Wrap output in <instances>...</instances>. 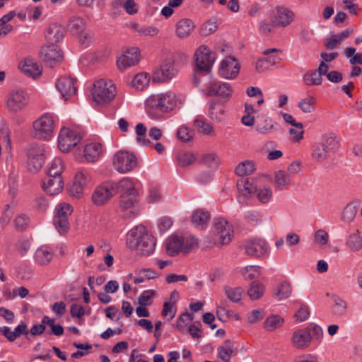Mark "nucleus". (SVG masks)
<instances>
[{
	"mask_svg": "<svg viewBox=\"0 0 362 362\" xmlns=\"http://www.w3.org/2000/svg\"><path fill=\"white\" fill-rule=\"evenodd\" d=\"M293 19V13L287 8L281 7L276 10L274 23L276 25L286 26L290 24Z\"/></svg>",
	"mask_w": 362,
	"mask_h": 362,
	"instance_id": "obj_30",
	"label": "nucleus"
},
{
	"mask_svg": "<svg viewBox=\"0 0 362 362\" xmlns=\"http://www.w3.org/2000/svg\"><path fill=\"white\" fill-rule=\"evenodd\" d=\"M194 136V132L187 127L182 125L177 131V136L182 142L191 141Z\"/></svg>",
	"mask_w": 362,
	"mask_h": 362,
	"instance_id": "obj_52",
	"label": "nucleus"
},
{
	"mask_svg": "<svg viewBox=\"0 0 362 362\" xmlns=\"http://www.w3.org/2000/svg\"><path fill=\"white\" fill-rule=\"evenodd\" d=\"M117 88L110 80L100 79L93 84L92 95L94 101L100 105H106L115 98Z\"/></svg>",
	"mask_w": 362,
	"mask_h": 362,
	"instance_id": "obj_4",
	"label": "nucleus"
},
{
	"mask_svg": "<svg viewBox=\"0 0 362 362\" xmlns=\"http://www.w3.org/2000/svg\"><path fill=\"white\" fill-rule=\"evenodd\" d=\"M274 124L275 122L270 117L262 116V118L259 119L255 129L261 134H267L275 129Z\"/></svg>",
	"mask_w": 362,
	"mask_h": 362,
	"instance_id": "obj_37",
	"label": "nucleus"
},
{
	"mask_svg": "<svg viewBox=\"0 0 362 362\" xmlns=\"http://www.w3.org/2000/svg\"><path fill=\"white\" fill-rule=\"evenodd\" d=\"M217 28L218 25L216 21H209L202 25L200 28V35L202 36H208L214 33Z\"/></svg>",
	"mask_w": 362,
	"mask_h": 362,
	"instance_id": "obj_61",
	"label": "nucleus"
},
{
	"mask_svg": "<svg viewBox=\"0 0 362 362\" xmlns=\"http://www.w3.org/2000/svg\"><path fill=\"white\" fill-rule=\"evenodd\" d=\"M225 293L228 298L232 302L237 303L240 300L243 289L240 287L236 288H226Z\"/></svg>",
	"mask_w": 362,
	"mask_h": 362,
	"instance_id": "obj_57",
	"label": "nucleus"
},
{
	"mask_svg": "<svg viewBox=\"0 0 362 362\" xmlns=\"http://www.w3.org/2000/svg\"><path fill=\"white\" fill-rule=\"evenodd\" d=\"M28 103V96L22 90L11 93L7 99V106L12 112H18L22 110L26 107Z\"/></svg>",
	"mask_w": 362,
	"mask_h": 362,
	"instance_id": "obj_19",
	"label": "nucleus"
},
{
	"mask_svg": "<svg viewBox=\"0 0 362 362\" xmlns=\"http://www.w3.org/2000/svg\"><path fill=\"white\" fill-rule=\"evenodd\" d=\"M194 28V25L192 20L189 18H183L176 24V35L180 38L186 37L191 33Z\"/></svg>",
	"mask_w": 362,
	"mask_h": 362,
	"instance_id": "obj_31",
	"label": "nucleus"
},
{
	"mask_svg": "<svg viewBox=\"0 0 362 362\" xmlns=\"http://www.w3.org/2000/svg\"><path fill=\"white\" fill-rule=\"evenodd\" d=\"M233 93V88L229 83L222 81L209 82L205 88V94L207 96H217L219 101L226 103L229 100Z\"/></svg>",
	"mask_w": 362,
	"mask_h": 362,
	"instance_id": "obj_11",
	"label": "nucleus"
},
{
	"mask_svg": "<svg viewBox=\"0 0 362 362\" xmlns=\"http://www.w3.org/2000/svg\"><path fill=\"white\" fill-rule=\"evenodd\" d=\"M74 208L69 203L58 204L54 209L53 223L57 230L62 235L66 234L70 229L69 216Z\"/></svg>",
	"mask_w": 362,
	"mask_h": 362,
	"instance_id": "obj_6",
	"label": "nucleus"
},
{
	"mask_svg": "<svg viewBox=\"0 0 362 362\" xmlns=\"http://www.w3.org/2000/svg\"><path fill=\"white\" fill-rule=\"evenodd\" d=\"M240 64L235 57L229 56L223 59L219 67V74L227 79L235 78L240 72Z\"/></svg>",
	"mask_w": 362,
	"mask_h": 362,
	"instance_id": "obj_17",
	"label": "nucleus"
},
{
	"mask_svg": "<svg viewBox=\"0 0 362 362\" xmlns=\"http://www.w3.org/2000/svg\"><path fill=\"white\" fill-rule=\"evenodd\" d=\"M179 165L185 167L192 164L196 160L194 153L190 152H180L177 156Z\"/></svg>",
	"mask_w": 362,
	"mask_h": 362,
	"instance_id": "obj_55",
	"label": "nucleus"
},
{
	"mask_svg": "<svg viewBox=\"0 0 362 362\" xmlns=\"http://www.w3.org/2000/svg\"><path fill=\"white\" fill-rule=\"evenodd\" d=\"M42 322L47 324L52 329V332L56 336H61L64 333V328L60 325H55L54 320L49 318L48 316H44L42 319Z\"/></svg>",
	"mask_w": 362,
	"mask_h": 362,
	"instance_id": "obj_58",
	"label": "nucleus"
},
{
	"mask_svg": "<svg viewBox=\"0 0 362 362\" xmlns=\"http://www.w3.org/2000/svg\"><path fill=\"white\" fill-rule=\"evenodd\" d=\"M6 332V339L8 341L13 342L21 335L27 337L29 334V329L28 328V325L25 322H22L14 329V330H11V328L8 327Z\"/></svg>",
	"mask_w": 362,
	"mask_h": 362,
	"instance_id": "obj_34",
	"label": "nucleus"
},
{
	"mask_svg": "<svg viewBox=\"0 0 362 362\" xmlns=\"http://www.w3.org/2000/svg\"><path fill=\"white\" fill-rule=\"evenodd\" d=\"M127 245L142 255L152 254L156 247V238L144 225L131 229L127 235Z\"/></svg>",
	"mask_w": 362,
	"mask_h": 362,
	"instance_id": "obj_1",
	"label": "nucleus"
},
{
	"mask_svg": "<svg viewBox=\"0 0 362 362\" xmlns=\"http://www.w3.org/2000/svg\"><path fill=\"white\" fill-rule=\"evenodd\" d=\"M243 274L245 279L252 280L259 275V267L258 266H247L244 268Z\"/></svg>",
	"mask_w": 362,
	"mask_h": 362,
	"instance_id": "obj_62",
	"label": "nucleus"
},
{
	"mask_svg": "<svg viewBox=\"0 0 362 362\" xmlns=\"http://www.w3.org/2000/svg\"><path fill=\"white\" fill-rule=\"evenodd\" d=\"M64 28L62 25L55 23L49 26L45 36L49 42L56 43L64 37Z\"/></svg>",
	"mask_w": 362,
	"mask_h": 362,
	"instance_id": "obj_32",
	"label": "nucleus"
},
{
	"mask_svg": "<svg viewBox=\"0 0 362 362\" xmlns=\"http://www.w3.org/2000/svg\"><path fill=\"white\" fill-rule=\"evenodd\" d=\"M140 61V53L136 47L127 49L124 53L117 58V66L120 71L134 66Z\"/></svg>",
	"mask_w": 362,
	"mask_h": 362,
	"instance_id": "obj_15",
	"label": "nucleus"
},
{
	"mask_svg": "<svg viewBox=\"0 0 362 362\" xmlns=\"http://www.w3.org/2000/svg\"><path fill=\"white\" fill-rule=\"evenodd\" d=\"M57 117L52 113H45L33 123L35 136L48 141L53 134L56 127Z\"/></svg>",
	"mask_w": 362,
	"mask_h": 362,
	"instance_id": "obj_5",
	"label": "nucleus"
},
{
	"mask_svg": "<svg viewBox=\"0 0 362 362\" xmlns=\"http://www.w3.org/2000/svg\"><path fill=\"white\" fill-rule=\"evenodd\" d=\"M346 245L353 251H357L362 248V239L358 235V231L349 236Z\"/></svg>",
	"mask_w": 362,
	"mask_h": 362,
	"instance_id": "obj_54",
	"label": "nucleus"
},
{
	"mask_svg": "<svg viewBox=\"0 0 362 362\" xmlns=\"http://www.w3.org/2000/svg\"><path fill=\"white\" fill-rule=\"evenodd\" d=\"M146 110L152 118L158 117V95L153 94L146 100Z\"/></svg>",
	"mask_w": 362,
	"mask_h": 362,
	"instance_id": "obj_40",
	"label": "nucleus"
},
{
	"mask_svg": "<svg viewBox=\"0 0 362 362\" xmlns=\"http://www.w3.org/2000/svg\"><path fill=\"white\" fill-rule=\"evenodd\" d=\"M112 163L118 172L125 173L136 167L137 158L132 153L119 151L115 154Z\"/></svg>",
	"mask_w": 362,
	"mask_h": 362,
	"instance_id": "obj_10",
	"label": "nucleus"
},
{
	"mask_svg": "<svg viewBox=\"0 0 362 362\" xmlns=\"http://www.w3.org/2000/svg\"><path fill=\"white\" fill-rule=\"evenodd\" d=\"M357 211L358 205L354 202H351L344 208L342 212L341 219L346 223H350L354 219Z\"/></svg>",
	"mask_w": 362,
	"mask_h": 362,
	"instance_id": "obj_48",
	"label": "nucleus"
},
{
	"mask_svg": "<svg viewBox=\"0 0 362 362\" xmlns=\"http://www.w3.org/2000/svg\"><path fill=\"white\" fill-rule=\"evenodd\" d=\"M34 257L39 264L46 265L52 261L53 253L45 247H40L35 251Z\"/></svg>",
	"mask_w": 362,
	"mask_h": 362,
	"instance_id": "obj_42",
	"label": "nucleus"
},
{
	"mask_svg": "<svg viewBox=\"0 0 362 362\" xmlns=\"http://www.w3.org/2000/svg\"><path fill=\"white\" fill-rule=\"evenodd\" d=\"M238 353V349L235 342L226 340L223 344L217 349V356L223 362H230V358L235 356Z\"/></svg>",
	"mask_w": 362,
	"mask_h": 362,
	"instance_id": "obj_23",
	"label": "nucleus"
},
{
	"mask_svg": "<svg viewBox=\"0 0 362 362\" xmlns=\"http://www.w3.org/2000/svg\"><path fill=\"white\" fill-rule=\"evenodd\" d=\"M136 134L137 135V141L144 145H149L151 141L148 139H146V127L139 123L136 126Z\"/></svg>",
	"mask_w": 362,
	"mask_h": 362,
	"instance_id": "obj_59",
	"label": "nucleus"
},
{
	"mask_svg": "<svg viewBox=\"0 0 362 362\" xmlns=\"http://www.w3.org/2000/svg\"><path fill=\"white\" fill-rule=\"evenodd\" d=\"M90 182L91 176L87 170H78L76 173L74 180L69 189L70 195L78 199L82 197L85 187Z\"/></svg>",
	"mask_w": 362,
	"mask_h": 362,
	"instance_id": "obj_13",
	"label": "nucleus"
},
{
	"mask_svg": "<svg viewBox=\"0 0 362 362\" xmlns=\"http://www.w3.org/2000/svg\"><path fill=\"white\" fill-rule=\"evenodd\" d=\"M150 81V76L146 72H141L134 76L132 80V85L136 89L143 90L148 86Z\"/></svg>",
	"mask_w": 362,
	"mask_h": 362,
	"instance_id": "obj_49",
	"label": "nucleus"
},
{
	"mask_svg": "<svg viewBox=\"0 0 362 362\" xmlns=\"http://www.w3.org/2000/svg\"><path fill=\"white\" fill-rule=\"evenodd\" d=\"M176 105L175 94L167 91L160 94V112H168L174 109Z\"/></svg>",
	"mask_w": 362,
	"mask_h": 362,
	"instance_id": "obj_29",
	"label": "nucleus"
},
{
	"mask_svg": "<svg viewBox=\"0 0 362 362\" xmlns=\"http://www.w3.org/2000/svg\"><path fill=\"white\" fill-rule=\"evenodd\" d=\"M136 182L129 177L122 178L118 184V189L121 195L125 196H139L136 188Z\"/></svg>",
	"mask_w": 362,
	"mask_h": 362,
	"instance_id": "obj_28",
	"label": "nucleus"
},
{
	"mask_svg": "<svg viewBox=\"0 0 362 362\" xmlns=\"http://www.w3.org/2000/svg\"><path fill=\"white\" fill-rule=\"evenodd\" d=\"M81 139L82 135L76 127H63L58 135V148L62 152H69Z\"/></svg>",
	"mask_w": 362,
	"mask_h": 362,
	"instance_id": "obj_7",
	"label": "nucleus"
},
{
	"mask_svg": "<svg viewBox=\"0 0 362 362\" xmlns=\"http://www.w3.org/2000/svg\"><path fill=\"white\" fill-rule=\"evenodd\" d=\"M210 219V214L209 211L204 209L196 210L192 216V222L196 226H201L202 228L206 225Z\"/></svg>",
	"mask_w": 362,
	"mask_h": 362,
	"instance_id": "obj_41",
	"label": "nucleus"
},
{
	"mask_svg": "<svg viewBox=\"0 0 362 362\" xmlns=\"http://www.w3.org/2000/svg\"><path fill=\"white\" fill-rule=\"evenodd\" d=\"M245 253L252 257H260L267 252V243L261 239H253L245 245Z\"/></svg>",
	"mask_w": 362,
	"mask_h": 362,
	"instance_id": "obj_22",
	"label": "nucleus"
},
{
	"mask_svg": "<svg viewBox=\"0 0 362 362\" xmlns=\"http://www.w3.org/2000/svg\"><path fill=\"white\" fill-rule=\"evenodd\" d=\"M119 213L124 218H132L139 212V196L120 195Z\"/></svg>",
	"mask_w": 362,
	"mask_h": 362,
	"instance_id": "obj_12",
	"label": "nucleus"
},
{
	"mask_svg": "<svg viewBox=\"0 0 362 362\" xmlns=\"http://www.w3.org/2000/svg\"><path fill=\"white\" fill-rule=\"evenodd\" d=\"M30 164L33 163L35 169L42 167L45 159V150L38 146H32L28 152Z\"/></svg>",
	"mask_w": 362,
	"mask_h": 362,
	"instance_id": "obj_26",
	"label": "nucleus"
},
{
	"mask_svg": "<svg viewBox=\"0 0 362 362\" xmlns=\"http://www.w3.org/2000/svg\"><path fill=\"white\" fill-rule=\"evenodd\" d=\"M329 153L323 144L318 142L313 146L311 156L315 161L322 163L328 158Z\"/></svg>",
	"mask_w": 362,
	"mask_h": 362,
	"instance_id": "obj_36",
	"label": "nucleus"
},
{
	"mask_svg": "<svg viewBox=\"0 0 362 362\" xmlns=\"http://www.w3.org/2000/svg\"><path fill=\"white\" fill-rule=\"evenodd\" d=\"M164 245L167 254L174 257L180 253L187 255L197 248L199 240L194 236L185 238L177 234H173L166 238Z\"/></svg>",
	"mask_w": 362,
	"mask_h": 362,
	"instance_id": "obj_2",
	"label": "nucleus"
},
{
	"mask_svg": "<svg viewBox=\"0 0 362 362\" xmlns=\"http://www.w3.org/2000/svg\"><path fill=\"white\" fill-rule=\"evenodd\" d=\"M40 54L42 60L49 66H54L63 59V54L56 45L42 47Z\"/></svg>",
	"mask_w": 362,
	"mask_h": 362,
	"instance_id": "obj_20",
	"label": "nucleus"
},
{
	"mask_svg": "<svg viewBox=\"0 0 362 362\" xmlns=\"http://www.w3.org/2000/svg\"><path fill=\"white\" fill-rule=\"evenodd\" d=\"M194 124L197 130L204 134H211L214 132L213 127L204 119L197 118Z\"/></svg>",
	"mask_w": 362,
	"mask_h": 362,
	"instance_id": "obj_56",
	"label": "nucleus"
},
{
	"mask_svg": "<svg viewBox=\"0 0 362 362\" xmlns=\"http://www.w3.org/2000/svg\"><path fill=\"white\" fill-rule=\"evenodd\" d=\"M316 99L313 95L301 99L298 103V108L304 113H311L315 110Z\"/></svg>",
	"mask_w": 362,
	"mask_h": 362,
	"instance_id": "obj_44",
	"label": "nucleus"
},
{
	"mask_svg": "<svg viewBox=\"0 0 362 362\" xmlns=\"http://www.w3.org/2000/svg\"><path fill=\"white\" fill-rule=\"evenodd\" d=\"M117 4L122 5L127 13L130 15L137 13V5L134 0H116Z\"/></svg>",
	"mask_w": 362,
	"mask_h": 362,
	"instance_id": "obj_60",
	"label": "nucleus"
},
{
	"mask_svg": "<svg viewBox=\"0 0 362 362\" xmlns=\"http://www.w3.org/2000/svg\"><path fill=\"white\" fill-rule=\"evenodd\" d=\"M237 188L240 194L244 197H250L257 191V187L249 178L242 177L237 182Z\"/></svg>",
	"mask_w": 362,
	"mask_h": 362,
	"instance_id": "obj_35",
	"label": "nucleus"
},
{
	"mask_svg": "<svg viewBox=\"0 0 362 362\" xmlns=\"http://www.w3.org/2000/svg\"><path fill=\"white\" fill-rule=\"evenodd\" d=\"M19 66L22 72L33 78L42 74V68L41 65L32 59H25L20 63Z\"/></svg>",
	"mask_w": 362,
	"mask_h": 362,
	"instance_id": "obj_24",
	"label": "nucleus"
},
{
	"mask_svg": "<svg viewBox=\"0 0 362 362\" xmlns=\"http://www.w3.org/2000/svg\"><path fill=\"white\" fill-rule=\"evenodd\" d=\"M310 315L309 308L306 305H302L295 313L296 320L298 322H303L306 320Z\"/></svg>",
	"mask_w": 362,
	"mask_h": 362,
	"instance_id": "obj_64",
	"label": "nucleus"
},
{
	"mask_svg": "<svg viewBox=\"0 0 362 362\" xmlns=\"http://www.w3.org/2000/svg\"><path fill=\"white\" fill-rule=\"evenodd\" d=\"M333 305L331 308L332 314L335 316H344L347 313L348 304L346 300L342 299L337 295H332L331 296Z\"/></svg>",
	"mask_w": 362,
	"mask_h": 362,
	"instance_id": "obj_33",
	"label": "nucleus"
},
{
	"mask_svg": "<svg viewBox=\"0 0 362 362\" xmlns=\"http://www.w3.org/2000/svg\"><path fill=\"white\" fill-rule=\"evenodd\" d=\"M291 294V286L288 282L280 283L274 291V295L279 300L287 298Z\"/></svg>",
	"mask_w": 362,
	"mask_h": 362,
	"instance_id": "obj_46",
	"label": "nucleus"
},
{
	"mask_svg": "<svg viewBox=\"0 0 362 362\" xmlns=\"http://www.w3.org/2000/svg\"><path fill=\"white\" fill-rule=\"evenodd\" d=\"M313 337L308 328H303L293 332L291 337L292 346L296 349L304 350L310 346Z\"/></svg>",
	"mask_w": 362,
	"mask_h": 362,
	"instance_id": "obj_16",
	"label": "nucleus"
},
{
	"mask_svg": "<svg viewBox=\"0 0 362 362\" xmlns=\"http://www.w3.org/2000/svg\"><path fill=\"white\" fill-rule=\"evenodd\" d=\"M264 293V286L259 281H253L247 294L252 300L259 299Z\"/></svg>",
	"mask_w": 362,
	"mask_h": 362,
	"instance_id": "obj_51",
	"label": "nucleus"
},
{
	"mask_svg": "<svg viewBox=\"0 0 362 362\" xmlns=\"http://www.w3.org/2000/svg\"><path fill=\"white\" fill-rule=\"evenodd\" d=\"M303 80L306 86H318L322 83V77L315 70H312L303 75Z\"/></svg>",
	"mask_w": 362,
	"mask_h": 362,
	"instance_id": "obj_45",
	"label": "nucleus"
},
{
	"mask_svg": "<svg viewBox=\"0 0 362 362\" xmlns=\"http://www.w3.org/2000/svg\"><path fill=\"white\" fill-rule=\"evenodd\" d=\"M42 188L49 195L58 194L64 188L62 176L47 175L42 180Z\"/></svg>",
	"mask_w": 362,
	"mask_h": 362,
	"instance_id": "obj_21",
	"label": "nucleus"
},
{
	"mask_svg": "<svg viewBox=\"0 0 362 362\" xmlns=\"http://www.w3.org/2000/svg\"><path fill=\"white\" fill-rule=\"evenodd\" d=\"M212 231L215 244L227 245L232 239L233 230L224 218H218L214 220Z\"/></svg>",
	"mask_w": 362,
	"mask_h": 362,
	"instance_id": "obj_9",
	"label": "nucleus"
},
{
	"mask_svg": "<svg viewBox=\"0 0 362 362\" xmlns=\"http://www.w3.org/2000/svg\"><path fill=\"white\" fill-rule=\"evenodd\" d=\"M64 169V164L60 158H55L52 161L49 168L47 175L62 176V173Z\"/></svg>",
	"mask_w": 362,
	"mask_h": 362,
	"instance_id": "obj_47",
	"label": "nucleus"
},
{
	"mask_svg": "<svg viewBox=\"0 0 362 362\" xmlns=\"http://www.w3.org/2000/svg\"><path fill=\"white\" fill-rule=\"evenodd\" d=\"M284 322V319L279 315H271L264 322V328L267 331H273L280 327Z\"/></svg>",
	"mask_w": 362,
	"mask_h": 362,
	"instance_id": "obj_50",
	"label": "nucleus"
},
{
	"mask_svg": "<svg viewBox=\"0 0 362 362\" xmlns=\"http://www.w3.org/2000/svg\"><path fill=\"white\" fill-rule=\"evenodd\" d=\"M255 170V163L250 160H247L240 163L235 169L236 175L240 177H245L246 175H251Z\"/></svg>",
	"mask_w": 362,
	"mask_h": 362,
	"instance_id": "obj_38",
	"label": "nucleus"
},
{
	"mask_svg": "<svg viewBox=\"0 0 362 362\" xmlns=\"http://www.w3.org/2000/svg\"><path fill=\"white\" fill-rule=\"evenodd\" d=\"M195 71L202 75L209 74L215 61V54L206 46H200L195 54Z\"/></svg>",
	"mask_w": 362,
	"mask_h": 362,
	"instance_id": "obj_8",
	"label": "nucleus"
},
{
	"mask_svg": "<svg viewBox=\"0 0 362 362\" xmlns=\"http://www.w3.org/2000/svg\"><path fill=\"white\" fill-rule=\"evenodd\" d=\"M320 143L323 144L329 152L335 151L339 146V141L334 133L324 134L322 136V141Z\"/></svg>",
	"mask_w": 362,
	"mask_h": 362,
	"instance_id": "obj_43",
	"label": "nucleus"
},
{
	"mask_svg": "<svg viewBox=\"0 0 362 362\" xmlns=\"http://www.w3.org/2000/svg\"><path fill=\"white\" fill-rule=\"evenodd\" d=\"M177 313V306L173 303L165 302L161 311V315L168 321L173 320Z\"/></svg>",
	"mask_w": 362,
	"mask_h": 362,
	"instance_id": "obj_53",
	"label": "nucleus"
},
{
	"mask_svg": "<svg viewBox=\"0 0 362 362\" xmlns=\"http://www.w3.org/2000/svg\"><path fill=\"white\" fill-rule=\"evenodd\" d=\"M225 103L211 101L209 103V117L216 122H221L225 119L226 114L223 108Z\"/></svg>",
	"mask_w": 362,
	"mask_h": 362,
	"instance_id": "obj_27",
	"label": "nucleus"
},
{
	"mask_svg": "<svg viewBox=\"0 0 362 362\" xmlns=\"http://www.w3.org/2000/svg\"><path fill=\"white\" fill-rule=\"evenodd\" d=\"M193 315L189 313L181 314L177 320V327L182 330L187 324V322L192 321Z\"/></svg>",
	"mask_w": 362,
	"mask_h": 362,
	"instance_id": "obj_63",
	"label": "nucleus"
},
{
	"mask_svg": "<svg viewBox=\"0 0 362 362\" xmlns=\"http://www.w3.org/2000/svg\"><path fill=\"white\" fill-rule=\"evenodd\" d=\"M56 87L66 100L76 93V79L69 76L60 77L57 80Z\"/></svg>",
	"mask_w": 362,
	"mask_h": 362,
	"instance_id": "obj_18",
	"label": "nucleus"
},
{
	"mask_svg": "<svg viewBox=\"0 0 362 362\" xmlns=\"http://www.w3.org/2000/svg\"><path fill=\"white\" fill-rule=\"evenodd\" d=\"M274 182L278 189L282 190L286 189L290 183L291 180L288 173L284 170H278L274 173Z\"/></svg>",
	"mask_w": 362,
	"mask_h": 362,
	"instance_id": "obj_39",
	"label": "nucleus"
},
{
	"mask_svg": "<svg viewBox=\"0 0 362 362\" xmlns=\"http://www.w3.org/2000/svg\"><path fill=\"white\" fill-rule=\"evenodd\" d=\"M187 56L179 53H169L163 57L160 64V83L167 82L178 73L180 64L185 62Z\"/></svg>",
	"mask_w": 362,
	"mask_h": 362,
	"instance_id": "obj_3",
	"label": "nucleus"
},
{
	"mask_svg": "<svg viewBox=\"0 0 362 362\" xmlns=\"http://www.w3.org/2000/svg\"><path fill=\"white\" fill-rule=\"evenodd\" d=\"M115 189L112 183H103L97 187L92 194V200L97 206L103 205L115 194Z\"/></svg>",
	"mask_w": 362,
	"mask_h": 362,
	"instance_id": "obj_14",
	"label": "nucleus"
},
{
	"mask_svg": "<svg viewBox=\"0 0 362 362\" xmlns=\"http://www.w3.org/2000/svg\"><path fill=\"white\" fill-rule=\"evenodd\" d=\"M103 146L98 142H91L84 146L83 156L88 162H95L103 155Z\"/></svg>",
	"mask_w": 362,
	"mask_h": 362,
	"instance_id": "obj_25",
	"label": "nucleus"
}]
</instances>
